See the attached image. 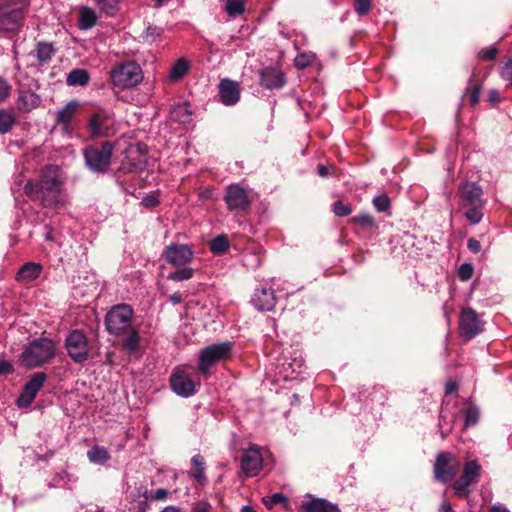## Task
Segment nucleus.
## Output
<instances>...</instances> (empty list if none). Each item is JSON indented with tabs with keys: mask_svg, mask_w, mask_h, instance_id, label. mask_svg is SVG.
Returning a JSON list of instances; mask_svg holds the SVG:
<instances>
[{
	"mask_svg": "<svg viewBox=\"0 0 512 512\" xmlns=\"http://www.w3.org/2000/svg\"><path fill=\"white\" fill-rule=\"evenodd\" d=\"M63 182L58 166L48 165L41 169L38 182L27 181L24 193L32 200L38 201L43 207H55L57 196L50 197L49 193H58Z\"/></svg>",
	"mask_w": 512,
	"mask_h": 512,
	"instance_id": "1",
	"label": "nucleus"
},
{
	"mask_svg": "<svg viewBox=\"0 0 512 512\" xmlns=\"http://www.w3.org/2000/svg\"><path fill=\"white\" fill-rule=\"evenodd\" d=\"M482 195L481 186L475 182H466L459 187V205L466 209L464 216L472 225L479 224L483 219L485 200Z\"/></svg>",
	"mask_w": 512,
	"mask_h": 512,
	"instance_id": "2",
	"label": "nucleus"
},
{
	"mask_svg": "<svg viewBox=\"0 0 512 512\" xmlns=\"http://www.w3.org/2000/svg\"><path fill=\"white\" fill-rule=\"evenodd\" d=\"M233 347V342L225 341L202 348L198 354V372L208 378L213 367L232 357Z\"/></svg>",
	"mask_w": 512,
	"mask_h": 512,
	"instance_id": "3",
	"label": "nucleus"
},
{
	"mask_svg": "<svg viewBox=\"0 0 512 512\" xmlns=\"http://www.w3.org/2000/svg\"><path fill=\"white\" fill-rule=\"evenodd\" d=\"M55 356V343L49 338H37L22 351L20 360L28 368H35L48 362Z\"/></svg>",
	"mask_w": 512,
	"mask_h": 512,
	"instance_id": "4",
	"label": "nucleus"
},
{
	"mask_svg": "<svg viewBox=\"0 0 512 512\" xmlns=\"http://www.w3.org/2000/svg\"><path fill=\"white\" fill-rule=\"evenodd\" d=\"M28 6V0H4L0 4V31L18 32Z\"/></svg>",
	"mask_w": 512,
	"mask_h": 512,
	"instance_id": "5",
	"label": "nucleus"
},
{
	"mask_svg": "<svg viewBox=\"0 0 512 512\" xmlns=\"http://www.w3.org/2000/svg\"><path fill=\"white\" fill-rule=\"evenodd\" d=\"M133 316L134 310L128 304L121 303L112 306L104 318L106 331L115 337L124 336L132 327Z\"/></svg>",
	"mask_w": 512,
	"mask_h": 512,
	"instance_id": "6",
	"label": "nucleus"
},
{
	"mask_svg": "<svg viewBox=\"0 0 512 512\" xmlns=\"http://www.w3.org/2000/svg\"><path fill=\"white\" fill-rule=\"evenodd\" d=\"M64 346L68 356L76 364H84L90 358L91 344L84 331L70 330L65 339Z\"/></svg>",
	"mask_w": 512,
	"mask_h": 512,
	"instance_id": "7",
	"label": "nucleus"
},
{
	"mask_svg": "<svg viewBox=\"0 0 512 512\" xmlns=\"http://www.w3.org/2000/svg\"><path fill=\"white\" fill-rule=\"evenodd\" d=\"M110 78L114 86L128 89L138 85L143 79L141 67L132 61L115 65L110 71Z\"/></svg>",
	"mask_w": 512,
	"mask_h": 512,
	"instance_id": "8",
	"label": "nucleus"
},
{
	"mask_svg": "<svg viewBox=\"0 0 512 512\" xmlns=\"http://www.w3.org/2000/svg\"><path fill=\"white\" fill-rule=\"evenodd\" d=\"M113 145L111 142H103L100 146H88L83 155L87 167L95 173H106L111 165Z\"/></svg>",
	"mask_w": 512,
	"mask_h": 512,
	"instance_id": "9",
	"label": "nucleus"
},
{
	"mask_svg": "<svg viewBox=\"0 0 512 512\" xmlns=\"http://www.w3.org/2000/svg\"><path fill=\"white\" fill-rule=\"evenodd\" d=\"M459 469L458 459L447 451L437 453L433 465L434 478L441 482L447 483L451 481L457 474Z\"/></svg>",
	"mask_w": 512,
	"mask_h": 512,
	"instance_id": "10",
	"label": "nucleus"
},
{
	"mask_svg": "<svg viewBox=\"0 0 512 512\" xmlns=\"http://www.w3.org/2000/svg\"><path fill=\"white\" fill-rule=\"evenodd\" d=\"M481 475V465L476 460L468 461L463 466L462 475L456 480L453 485L454 494L462 497L469 498V487L478 481Z\"/></svg>",
	"mask_w": 512,
	"mask_h": 512,
	"instance_id": "11",
	"label": "nucleus"
},
{
	"mask_svg": "<svg viewBox=\"0 0 512 512\" xmlns=\"http://www.w3.org/2000/svg\"><path fill=\"white\" fill-rule=\"evenodd\" d=\"M224 201L227 205V209L236 215L246 213L251 205L247 191L239 184L227 186Z\"/></svg>",
	"mask_w": 512,
	"mask_h": 512,
	"instance_id": "12",
	"label": "nucleus"
},
{
	"mask_svg": "<svg viewBox=\"0 0 512 512\" xmlns=\"http://www.w3.org/2000/svg\"><path fill=\"white\" fill-rule=\"evenodd\" d=\"M162 257L168 264L182 267L193 260L194 252L188 244L171 243L165 247Z\"/></svg>",
	"mask_w": 512,
	"mask_h": 512,
	"instance_id": "13",
	"label": "nucleus"
},
{
	"mask_svg": "<svg viewBox=\"0 0 512 512\" xmlns=\"http://www.w3.org/2000/svg\"><path fill=\"white\" fill-rule=\"evenodd\" d=\"M459 328L464 337L472 339L484 330V322L474 309L466 307L461 310Z\"/></svg>",
	"mask_w": 512,
	"mask_h": 512,
	"instance_id": "14",
	"label": "nucleus"
},
{
	"mask_svg": "<svg viewBox=\"0 0 512 512\" xmlns=\"http://www.w3.org/2000/svg\"><path fill=\"white\" fill-rule=\"evenodd\" d=\"M47 379L45 372L35 373L31 379L24 385L19 397L16 400V404L19 408H27L34 401L37 393L43 387L44 382Z\"/></svg>",
	"mask_w": 512,
	"mask_h": 512,
	"instance_id": "15",
	"label": "nucleus"
},
{
	"mask_svg": "<svg viewBox=\"0 0 512 512\" xmlns=\"http://www.w3.org/2000/svg\"><path fill=\"white\" fill-rule=\"evenodd\" d=\"M170 385L178 396L187 398L196 393V383L184 368H176L170 376Z\"/></svg>",
	"mask_w": 512,
	"mask_h": 512,
	"instance_id": "16",
	"label": "nucleus"
},
{
	"mask_svg": "<svg viewBox=\"0 0 512 512\" xmlns=\"http://www.w3.org/2000/svg\"><path fill=\"white\" fill-rule=\"evenodd\" d=\"M263 466V458L260 449L256 445H251L246 449L241 457V469L246 477H255L259 474Z\"/></svg>",
	"mask_w": 512,
	"mask_h": 512,
	"instance_id": "17",
	"label": "nucleus"
},
{
	"mask_svg": "<svg viewBox=\"0 0 512 512\" xmlns=\"http://www.w3.org/2000/svg\"><path fill=\"white\" fill-rule=\"evenodd\" d=\"M277 302L274 289L271 287H259L256 288L251 303L258 311H271Z\"/></svg>",
	"mask_w": 512,
	"mask_h": 512,
	"instance_id": "18",
	"label": "nucleus"
},
{
	"mask_svg": "<svg viewBox=\"0 0 512 512\" xmlns=\"http://www.w3.org/2000/svg\"><path fill=\"white\" fill-rule=\"evenodd\" d=\"M241 90L238 82L223 79L219 84L220 101L226 106H233L240 100Z\"/></svg>",
	"mask_w": 512,
	"mask_h": 512,
	"instance_id": "19",
	"label": "nucleus"
},
{
	"mask_svg": "<svg viewBox=\"0 0 512 512\" xmlns=\"http://www.w3.org/2000/svg\"><path fill=\"white\" fill-rule=\"evenodd\" d=\"M285 84V75L274 67H266L260 72V85L269 90L282 88Z\"/></svg>",
	"mask_w": 512,
	"mask_h": 512,
	"instance_id": "20",
	"label": "nucleus"
},
{
	"mask_svg": "<svg viewBox=\"0 0 512 512\" xmlns=\"http://www.w3.org/2000/svg\"><path fill=\"white\" fill-rule=\"evenodd\" d=\"M41 104V97L31 90L20 89L16 99V107L20 112L29 113L38 108Z\"/></svg>",
	"mask_w": 512,
	"mask_h": 512,
	"instance_id": "21",
	"label": "nucleus"
},
{
	"mask_svg": "<svg viewBox=\"0 0 512 512\" xmlns=\"http://www.w3.org/2000/svg\"><path fill=\"white\" fill-rule=\"evenodd\" d=\"M42 270L43 268L40 263L27 262L18 270L16 280L23 283L32 282L40 276Z\"/></svg>",
	"mask_w": 512,
	"mask_h": 512,
	"instance_id": "22",
	"label": "nucleus"
},
{
	"mask_svg": "<svg viewBox=\"0 0 512 512\" xmlns=\"http://www.w3.org/2000/svg\"><path fill=\"white\" fill-rule=\"evenodd\" d=\"M304 512H341L337 505L323 498H312L302 503Z\"/></svg>",
	"mask_w": 512,
	"mask_h": 512,
	"instance_id": "23",
	"label": "nucleus"
},
{
	"mask_svg": "<svg viewBox=\"0 0 512 512\" xmlns=\"http://www.w3.org/2000/svg\"><path fill=\"white\" fill-rule=\"evenodd\" d=\"M55 52L56 50L52 43L41 41L36 45V48L31 52V55H33L38 64L42 66L50 62Z\"/></svg>",
	"mask_w": 512,
	"mask_h": 512,
	"instance_id": "24",
	"label": "nucleus"
},
{
	"mask_svg": "<svg viewBox=\"0 0 512 512\" xmlns=\"http://www.w3.org/2000/svg\"><path fill=\"white\" fill-rule=\"evenodd\" d=\"M108 116L103 112L94 113L89 120V129L93 136H102L105 134Z\"/></svg>",
	"mask_w": 512,
	"mask_h": 512,
	"instance_id": "25",
	"label": "nucleus"
},
{
	"mask_svg": "<svg viewBox=\"0 0 512 512\" xmlns=\"http://www.w3.org/2000/svg\"><path fill=\"white\" fill-rule=\"evenodd\" d=\"M79 103L76 100L67 102L61 109L56 112V122L62 125H68L75 114Z\"/></svg>",
	"mask_w": 512,
	"mask_h": 512,
	"instance_id": "26",
	"label": "nucleus"
},
{
	"mask_svg": "<svg viewBox=\"0 0 512 512\" xmlns=\"http://www.w3.org/2000/svg\"><path fill=\"white\" fill-rule=\"evenodd\" d=\"M192 465V477L201 485H204L207 482V478L205 476V460L204 457L200 454H196L191 458Z\"/></svg>",
	"mask_w": 512,
	"mask_h": 512,
	"instance_id": "27",
	"label": "nucleus"
},
{
	"mask_svg": "<svg viewBox=\"0 0 512 512\" xmlns=\"http://www.w3.org/2000/svg\"><path fill=\"white\" fill-rule=\"evenodd\" d=\"M172 118L182 124L189 123L191 121L192 111L189 103L183 102L174 105L171 110Z\"/></svg>",
	"mask_w": 512,
	"mask_h": 512,
	"instance_id": "28",
	"label": "nucleus"
},
{
	"mask_svg": "<svg viewBox=\"0 0 512 512\" xmlns=\"http://www.w3.org/2000/svg\"><path fill=\"white\" fill-rule=\"evenodd\" d=\"M90 80L89 73L84 69H74L68 73L66 83L68 86H86Z\"/></svg>",
	"mask_w": 512,
	"mask_h": 512,
	"instance_id": "29",
	"label": "nucleus"
},
{
	"mask_svg": "<svg viewBox=\"0 0 512 512\" xmlns=\"http://www.w3.org/2000/svg\"><path fill=\"white\" fill-rule=\"evenodd\" d=\"M87 457L94 464H104L110 459V454L105 447L94 445L87 452Z\"/></svg>",
	"mask_w": 512,
	"mask_h": 512,
	"instance_id": "30",
	"label": "nucleus"
},
{
	"mask_svg": "<svg viewBox=\"0 0 512 512\" xmlns=\"http://www.w3.org/2000/svg\"><path fill=\"white\" fill-rule=\"evenodd\" d=\"M230 241L227 235L220 234L210 241L209 249L215 255H222L228 251Z\"/></svg>",
	"mask_w": 512,
	"mask_h": 512,
	"instance_id": "31",
	"label": "nucleus"
},
{
	"mask_svg": "<svg viewBox=\"0 0 512 512\" xmlns=\"http://www.w3.org/2000/svg\"><path fill=\"white\" fill-rule=\"evenodd\" d=\"M122 346L128 352H135L139 347L140 336L139 332L131 327L123 336Z\"/></svg>",
	"mask_w": 512,
	"mask_h": 512,
	"instance_id": "32",
	"label": "nucleus"
},
{
	"mask_svg": "<svg viewBox=\"0 0 512 512\" xmlns=\"http://www.w3.org/2000/svg\"><path fill=\"white\" fill-rule=\"evenodd\" d=\"M17 122L16 115L5 109L0 110V134H6L12 130Z\"/></svg>",
	"mask_w": 512,
	"mask_h": 512,
	"instance_id": "33",
	"label": "nucleus"
},
{
	"mask_svg": "<svg viewBox=\"0 0 512 512\" xmlns=\"http://www.w3.org/2000/svg\"><path fill=\"white\" fill-rule=\"evenodd\" d=\"M95 11L87 6H84L80 10L79 25L82 29H90L96 24Z\"/></svg>",
	"mask_w": 512,
	"mask_h": 512,
	"instance_id": "34",
	"label": "nucleus"
},
{
	"mask_svg": "<svg viewBox=\"0 0 512 512\" xmlns=\"http://www.w3.org/2000/svg\"><path fill=\"white\" fill-rule=\"evenodd\" d=\"M188 69L189 65L187 61L184 59L177 60L170 70L169 79L174 82L182 79L188 72Z\"/></svg>",
	"mask_w": 512,
	"mask_h": 512,
	"instance_id": "35",
	"label": "nucleus"
},
{
	"mask_svg": "<svg viewBox=\"0 0 512 512\" xmlns=\"http://www.w3.org/2000/svg\"><path fill=\"white\" fill-rule=\"evenodd\" d=\"M351 221L352 223L365 229L377 228L374 217L367 212L359 213L358 215L354 216Z\"/></svg>",
	"mask_w": 512,
	"mask_h": 512,
	"instance_id": "36",
	"label": "nucleus"
},
{
	"mask_svg": "<svg viewBox=\"0 0 512 512\" xmlns=\"http://www.w3.org/2000/svg\"><path fill=\"white\" fill-rule=\"evenodd\" d=\"M193 275H194V269H192L190 267L182 266V268H179L176 271L169 273L167 276V279L176 281V282H181V281L191 279L193 277Z\"/></svg>",
	"mask_w": 512,
	"mask_h": 512,
	"instance_id": "37",
	"label": "nucleus"
},
{
	"mask_svg": "<svg viewBox=\"0 0 512 512\" xmlns=\"http://www.w3.org/2000/svg\"><path fill=\"white\" fill-rule=\"evenodd\" d=\"M99 10L106 15H114L118 10L119 0H93Z\"/></svg>",
	"mask_w": 512,
	"mask_h": 512,
	"instance_id": "38",
	"label": "nucleus"
},
{
	"mask_svg": "<svg viewBox=\"0 0 512 512\" xmlns=\"http://www.w3.org/2000/svg\"><path fill=\"white\" fill-rule=\"evenodd\" d=\"M246 0H227L225 10L231 17L242 14L245 10Z\"/></svg>",
	"mask_w": 512,
	"mask_h": 512,
	"instance_id": "39",
	"label": "nucleus"
},
{
	"mask_svg": "<svg viewBox=\"0 0 512 512\" xmlns=\"http://www.w3.org/2000/svg\"><path fill=\"white\" fill-rule=\"evenodd\" d=\"M372 203L377 212H388L391 206L390 198L385 193L375 196Z\"/></svg>",
	"mask_w": 512,
	"mask_h": 512,
	"instance_id": "40",
	"label": "nucleus"
},
{
	"mask_svg": "<svg viewBox=\"0 0 512 512\" xmlns=\"http://www.w3.org/2000/svg\"><path fill=\"white\" fill-rule=\"evenodd\" d=\"M465 426H475L478 423L480 412L477 406L470 405L465 409Z\"/></svg>",
	"mask_w": 512,
	"mask_h": 512,
	"instance_id": "41",
	"label": "nucleus"
},
{
	"mask_svg": "<svg viewBox=\"0 0 512 512\" xmlns=\"http://www.w3.org/2000/svg\"><path fill=\"white\" fill-rule=\"evenodd\" d=\"M263 503L267 508H272L276 504H283L287 506L288 501L287 498L282 493H274L271 496H267L263 498Z\"/></svg>",
	"mask_w": 512,
	"mask_h": 512,
	"instance_id": "42",
	"label": "nucleus"
},
{
	"mask_svg": "<svg viewBox=\"0 0 512 512\" xmlns=\"http://www.w3.org/2000/svg\"><path fill=\"white\" fill-rule=\"evenodd\" d=\"M352 206L350 204H345L342 201H336L332 205L333 213L338 217H345L352 213Z\"/></svg>",
	"mask_w": 512,
	"mask_h": 512,
	"instance_id": "43",
	"label": "nucleus"
},
{
	"mask_svg": "<svg viewBox=\"0 0 512 512\" xmlns=\"http://www.w3.org/2000/svg\"><path fill=\"white\" fill-rule=\"evenodd\" d=\"M163 30L160 27L149 25L144 31L142 37L146 42L152 43L162 35Z\"/></svg>",
	"mask_w": 512,
	"mask_h": 512,
	"instance_id": "44",
	"label": "nucleus"
},
{
	"mask_svg": "<svg viewBox=\"0 0 512 512\" xmlns=\"http://www.w3.org/2000/svg\"><path fill=\"white\" fill-rule=\"evenodd\" d=\"M372 0H355L354 10L359 16L367 15L371 10Z\"/></svg>",
	"mask_w": 512,
	"mask_h": 512,
	"instance_id": "45",
	"label": "nucleus"
},
{
	"mask_svg": "<svg viewBox=\"0 0 512 512\" xmlns=\"http://www.w3.org/2000/svg\"><path fill=\"white\" fill-rule=\"evenodd\" d=\"M474 267L471 263H463L458 269V277L462 281L469 280L473 275Z\"/></svg>",
	"mask_w": 512,
	"mask_h": 512,
	"instance_id": "46",
	"label": "nucleus"
},
{
	"mask_svg": "<svg viewBox=\"0 0 512 512\" xmlns=\"http://www.w3.org/2000/svg\"><path fill=\"white\" fill-rule=\"evenodd\" d=\"M500 75L512 87V57L501 67Z\"/></svg>",
	"mask_w": 512,
	"mask_h": 512,
	"instance_id": "47",
	"label": "nucleus"
},
{
	"mask_svg": "<svg viewBox=\"0 0 512 512\" xmlns=\"http://www.w3.org/2000/svg\"><path fill=\"white\" fill-rule=\"evenodd\" d=\"M498 49L496 47H490L479 51L478 56L484 61H492L496 58Z\"/></svg>",
	"mask_w": 512,
	"mask_h": 512,
	"instance_id": "48",
	"label": "nucleus"
},
{
	"mask_svg": "<svg viewBox=\"0 0 512 512\" xmlns=\"http://www.w3.org/2000/svg\"><path fill=\"white\" fill-rule=\"evenodd\" d=\"M11 91V86L7 82V80L3 77H0V103L4 102Z\"/></svg>",
	"mask_w": 512,
	"mask_h": 512,
	"instance_id": "49",
	"label": "nucleus"
},
{
	"mask_svg": "<svg viewBox=\"0 0 512 512\" xmlns=\"http://www.w3.org/2000/svg\"><path fill=\"white\" fill-rule=\"evenodd\" d=\"M149 508V496L147 495V491H145L143 499L137 502V504L133 507V510L134 512H147Z\"/></svg>",
	"mask_w": 512,
	"mask_h": 512,
	"instance_id": "50",
	"label": "nucleus"
},
{
	"mask_svg": "<svg viewBox=\"0 0 512 512\" xmlns=\"http://www.w3.org/2000/svg\"><path fill=\"white\" fill-rule=\"evenodd\" d=\"M159 203V199L153 194L146 195L141 201V205L147 209L154 208L158 206Z\"/></svg>",
	"mask_w": 512,
	"mask_h": 512,
	"instance_id": "51",
	"label": "nucleus"
},
{
	"mask_svg": "<svg viewBox=\"0 0 512 512\" xmlns=\"http://www.w3.org/2000/svg\"><path fill=\"white\" fill-rule=\"evenodd\" d=\"M481 90H482L481 84H476L471 87L469 102L472 106H475L479 102Z\"/></svg>",
	"mask_w": 512,
	"mask_h": 512,
	"instance_id": "52",
	"label": "nucleus"
},
{
	"mask_svg": "<svg viewBox=\"0 0 512 512\" xmlns=\"http://www.w3.org/2000/svg\"><path fill=\"white\" fill-rule=\"evenodd\" d=\"M12 372H13V366H12L11 362L4 360V359H0V374L8 375V374H11Z\"/></svg>",
	"mask_w": 512,
	"mask_h": 512,
	"instance_id": "53",
	"label": "nucleus"
},
{
	"mask_svg": "<svg viewBox=\"0 0 512 512\" xmlns=\"http://www.w3.org/2000/svg\"><path fill=\"white\" fill-rule=\"evenodd\" d=\"M467 247L472 253H479L481 251V244L475 238H470L467 241Z\"/></svg>",
	"mask_w": 512,
	"mask_h": 512,
	"instance_id": "54",
	"label": "nucleus"
},
{
	"mask_svg": "<svg viewBox=\"0 0 512 512\" xmlns=\"http://www.w3.org/2000/svg\"><path fill=\"white\" fill-rule=\"evenodd\" d=\"M168 491L164 488L157 489L150 497L151 500L161 501L167 498Z\"/></svg>",
	"mask_w": 512,
	"mask_h": 512,
	"instance_id": "55",
	"label": "nucleus"
},
{
	"mask_svg": "<svg viewBox=\"0 0 512 512\" xmlns=\"http://www.w3.org/2000/svg\"><path fill=\"white\" fill-rule=\"evenodd\" d=\"M488 101L492 105H496V104H498L501 101V97H500V94H499L498 90L492 89V90L489 91V93H488Z\"/></svg>",
	"mask_w": 512,
	"mask_h": 512,
	"instance_id": "56",
	"label": "nucleus"
},
{
	"mask_svg": "<svg viewBox=\"0 0 512 512\" xmlns=\"http://www.w3.org/2000/svg\"><path fill=\"white\" fill-rule=\"evenodd\" d=\"M193 512H212V506L207 502H199L193 508Z\"/></svg>",
	"mask_w": 512,
	"mask_h": 512,
	"instance_id": "57",
	"label": "nucleus"
},
{
	"mask_svg": "<svg viewBox=\"0 0 512 512\" xmlns=\"http://www.w3.org/2000/svg\"><path fill=\"white\" fill-rule=\"evenodd\" d=\"M444 420H445V416L441 412L440 413L439 426H440V436H441L442 439H445L448 436V434L450 433V431H451V428H449L447 430L443 429V422H444Z\"/></svg>",
	"mask_w": 512,
	"mask_h": 512,
	"instance_id": "58",
	"label": "nucleus"
},
{
	"mask_svg": "<svg viewBox=\"0 0 512 512\" xmlns=\"http://www.w3.org/2000/svg\"><path fill=\"white\" fill-rule=\"evenodd\" d=\"M169 301L173 305H178V304L182 303V301H183L182 294L179 292L173 293L172 295L169 296Z\"/></svg>",
	"mask_w": 512,
	"mask_h": 512,
	"instance_id": "59",
	"label": "nucleus"
},
{
	"mask_svg": "<svg viewBox=\"0 0 512 512\" xmlns=\"http://www.w3.org/2000/svg\"><path fill=\"white\" fill-rule=\"evenodd\" d=\"M458 388V385L455 381H448L445 384V394H451L454 391H456Z\"/></svg>",
	"mask_w": 512,
	"mask_h": 512,
	"instance_id": "60",
	"label": "nucleus"
},
{
	"mask_svg": "<svg viewBox=\"0 0 512 512\" xmlns=\"http://www.w3.org/2000/svg\"><path fill=\"white\" fill-rule=\"evenodd\" d=\"M317 171H318L319 176H321V177H327L330 175L329 168L322 164L318 165Z\"/></svg>",
	"mask_w": 512,
	"mask_h": 512,
	"instance_id": "61",
	"label": "nucleus"
},
{
	"mask_svg": "<svg viewBox=\"0 0 512 512\" xmlns=\"http://www.w3.org/2000/svg\"><path fill=\"white\" fill-rule=\"evenodd\" d=\"M295 65L298 67V68H305L308 63L304 60V57L303 56H298L296 59H295Z\"/></svg>",
	"mask_w": 512,
	"mask_h": 512,
	"instance_id": "62",
	"label": "nucleus"
},
{
	"mask_svg": "<svg viewBox=\"0 0 512 512\" xmlns=\"http://www.w3.org/2000/svg\"><path fill=\"white\" fill-rule=\"evenodd\" d=\"M441 512H453L452 506L449 502L444 501L440 507Z\"/></svg>",
	"mask_w": 512,
	"mask_h": 512,
	"instance_id": "63",
	"label": "nucleus"
},
{
	"mask_svg": "<svg viewBox=\"0 0 512 512\" xmlns=\"http://www.w3.org/2000/svg\"><path fill=\"white\" fill-rule=\"evenodd\" d=\"M161 512H181V510L176 506H167Z\"/></svg>",
	"mask_w": 512,
	"mask_h": 512,
	"instance_id": "64",
	"label": "nucleus"
}]
</instances>
